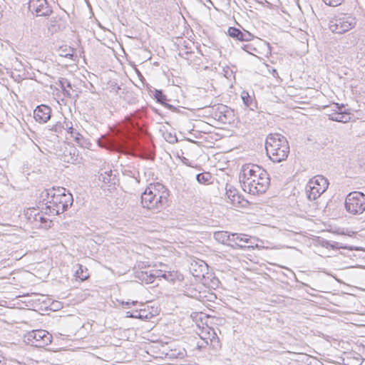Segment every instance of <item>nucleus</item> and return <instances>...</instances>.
<instances>
[{"instance_id": "nucleus-1", "label": "nucleus", "mask_w": 365, "mask_h": 365, "mask_svg": "<svg viewBox=\"0 0 365 365\" xmlns=\"http://www.w3.org/2000/svg\"><path fill=\"white\" fill-rule=\"evenodd\" d=\"M240 182L245 192L257 195L267 191L270 179L267 171L262 168L255 164H246L242 167Z\"/></svg>"}, {"instance_id": "nucleus-2", "label": "nucleus", "mask_w": 365, "mask_h": 365, "mask_svg": "<svg viewBox=\"0 0 365 365\" xmlns=\"http://www.w3.org/2000/svg\"><path fill=\"white\" fill-rule=\"evenodd\" d=\"M169 190L163 184L156 182L150 184L141 195L143 207L158 212L165 207Z\"/></svg>"}, {"instance_id": "nucleus-3", "label": "nucleus", "mask_w": 365, "mask_h": 365, "mask_svg": "<svg viewBox=\"0 0 365 365\" xmlns=\"http://www.w3.org/2000/svg\"><path fill=\"white\" fill-rule=\"evenodd\" d=\"M265 149L270 160L274 163L286 160L289 153L287 138L279 133H272L267 137Z\"/></svg>"}, {"instance_id": "nucleus-4", "label": "nucleus", "mask_w": 365, "mask_h": 365, "mask_svg": "<svg viewBox=\"0 0 365 365\" xmlns=\"http://www.w3.org/2000/svg\"><path fill=\"white\" fill-rule=\"evenodd\" d=\"M52 196L48 202H46L45 213L57 215L63 213L73 205V198L71 193L64 187L54 188L51 190Z\"/></svg>"}, {"instance_id": "nucleus-5", "label": "nucleus", "mask_w": 365, "mask_h": 365, "mask_svg": "<svg viewBox=\"0 0 365 365\" xmlns=\"http://www.w3.org/2000/svg\"><path fill=\"white\" fill-rule=\"evenodd\" d=\"M356 24V18L349 14H339L329 21V28L335 34H341L350 31Z\"/></svg>"}, {"instance_id": "nucleus-6", "label": "nucleus", "mask_w": 365, "mask_h": 365, "mask_svg": "<svg viewBox=\"0 0 365 365\" xmlns=\"http://www.w3.org/2000/svg\"><path fill=\"white\" fill-rule=\"evenodd\" d=\"M346 211L353 215H359L365 211V194L354 191L349 192L344 202Z\"/></svg>"}, {"instance_id": "nucleus-7", "label": "nucleus", "mask_w": 365, "mask_h": 365, "mask_svg": "<svg viewBox=\"0 0 365 365\" xmlns=\"http://www.w3.org/2000/svg\"><path fill=\"white\" fill-rule=\"evenodd\" d=\"M329 182L322 175H317L311 179L306 185L305 192L309 200H314L328 188Z\"/></svg>"}, {"instance_id": "nucleus-8", "label": "nucleus", "mask_w": 365, "mask_h": 365, "mask_svg": "<svg viewBox=\"0 0 365 365\" xmlns=\"http://www.w3.org/2000/svg\"><path fill=\"white\" fill-rule=\"evenodd\" d=\"M28 343L36 347H44L51 343V335L43 329L33 330L26 335Z\"/></svg>"}, {"instance_id": "nucleus-9", "label": "nucleus", "mask_w": 365, "mask_h": 365, "mask_svg": "<svg viewBox=\"0 0 365 365\" xmlns=\"http://www.w3.org/2000/svg\"><path fill=\"white\" fill-rule=\"evenodd\" d=\"M29 10L37 16H48L53 10L46 0H29Z\"/></svg>"}, {"instance_id": "nucleus-10", "label": "nucleus", "mask_w": 365, "mask_h": 365, "mask_svg": "<svg viewBox=\"0 0 365 365\" xmlns=\"http://www.w3.org/2000/svg\"><path fill=\"white\" fill-rule=\"evenodd\" d=\"M334 106L337 108V110H333L334 112L329 115L330 120L344 123L351 120L353 115V114L351 113V110H352L351 109L342 110V108H344V104H341L339 106L338 103H335Z\"/></svg>"}, {"instance_id": "nucleus-11", "label": "nucleus", "mask_w": 365, "mask_h": 365, "mask_svg": "<svg viewBox=\"0 0 365 365\" xmlns=\"http://www.w3.org/2000/svg\"><path fill=\"white\" fill-rule=\"evenodd\" d=\"M230 247L236 249H243L245 247H253L252 238L242 233H232Z\"/></svg>"}, {"instance_id": "nucleus-12", "label": "nucleus", "mask_w": 365, "mask_h": 365, "mask_svg": "<svg viewBox=\"0 0 365 365\" xmlns=\"http://www.w3.org/2000/svg\"><path fill=\"white\" fill-rule=\"evenodd\" d=\"M51 112L50 107L46 105H40L34 110V117L37 122L44 123L51 118Z\"/></svg>"}, {"instance_id": "nucleus-13", "label": "nucleus", "mask_w": 365, "mask_h": 365, "mask_svg": "<svg viewBox=\"0 0 365 365\" xmlns=\"http://www.w3.org/2000/svg\"><path fill=\"white\" fill-rule=\"evenodd\" d=\"M226 195L233 206L243 207L247 202L237 193V190L231 185L226 186Z\"/></svg>"}, {"instance_id": "nucleus-14", "label": "nucleus", "mask_w": 365, "mask_h": 365, "mask_svg": "<svg viewBox=\"0 0 365 365\" xmlns=\"http://www.w3.org/2000/svg\"><path fill=\"white\" fill-rule=\"evenodd\" d=\"M232 233L227 231H217L214 233V238L216 241L223 245L230 246Z\"/></svg>"}, {"instance_id": "nucleus-15", "label": "nucleus", "mask_w": 365, "mask_h": 365, "mask_svg": "<svg viewBox=\"0 0 365 365\" xmlns=\"http://www.w3.org/2000/svg\"><path fill=\"white\" fill-rule=\"evenodd\" d=\"M135 277L136 279L141 281L142 282H145V284H151L154 282L151 270L149 272L143 270L136 271L135 272Z\"/></svg>"}, {"instance_id": "nucleus-16", "label": "nucleus", "mask_w": 365, "mask_h": 365, "mask_svg": "<svg viewBox=\"0 0 365 365\" xmlns=\"http://www.w3.org/2000/svg\"><path fill=\"white\" fill-rule=\"evenodd\" d=\"M99 180L103 182L106 184H115V175L113 174V171L111 170L104 171L103 173H101L99 175Z\"/></svg>"}, {"instance_id": "nucleus-17", "label": "nucleus", "mask_w": 365, "mask_h": 365, "mask_svg": "<svg viewBox=\"0 0 365 365\" xmlns=\"http://www.w3.org/2000/svg\"><path fill=\"white\" fill-rule=\"evenodd\" d=\"M186 355V351L184 349H170L165 354V357L168 359H182Z\"/></svg>"}, {"instance_id": "nucleus-18", "label": "nucleus", "mask_w": 365, "mask_h": 365, "mask_svg": "<svg viewBox=\"0 0 365 365\" xmlns=\"http://www.w3.org/2000/svg\"><path fill=\"white\" fill-rule=\"evenodd\" d=\"M241 98L244 104L250 108V110H254L256 108V103L253 101V98L249 95V93L246 91H242L241 94Z\"/></svg>"}, {"instance_id": "nucleus-19", "label": "nucleus", "mask_w": 365, "mask_h": 365, "mask_svg": "<svg viewBox=\"0 0 365 365\" xmlns=\"http://www.w3.org/2000/svg\"><path fill=\"white\" fill-rule=\"evenodd\" d=\"M39 214H40V212H38V210L37 209L32 207V208H29L27 210V211L25 213V215H26V218L28 219V220L31 223L36 224V220H37Z\"/></svg>"}, {"instance_id": "nucleus-20", "label": "nucleus", "mask_w": 365, "mask_h": 365, "mask_svg": "<svg viewBox=\"0 0 365 365\" xmlns=\"http://www.w3.org/2000/svg\"><path fill=\"white\" fill-rule=\"evenodd\" d=\"M78 268L76 271L75 276L81 281L86 280L89 277L88 269L79 264H78Z\"/></svg>"}, {"instance_id": "nucleus-21", "label": "nucleus", "mask_w": 365, "mask_h": 365, "mask_svg": "<svg viewBox=\"0 0 365 365\" xmlns=\"http://www.w3.org/2000/svg\"><path fill=\"white\" fill-rule=\"evenodd\" d=\"M212 175L208 172H204L196 175L197 181L200 184L207 185L211 183Z\"/></svg>"}, {"instance_id": "nucleus-22", "label": "nucleus", "mask_w": 365, "mask_h": 365, "mask_svg": "<svg viewBox=\"0 0 365 365\" xmlns=\"http://www.w3.org/2000/svg\"><path fill=\"white\" fill-rule=\"evenodd\" d=\"M228 34L230 37L241 41L242 31L235 27H230L228 29Z\"/></svg>"}, {"instance_id": "nucleus-23", "label": "nucleus", "mask_w": 365, "mask_h": 365, "mask_svg": "<svg viewBox=\"0 0 365 365\" xmlns=\"http://www.w3.org/2000/svg\"><path fill=\"white\" fill-rule=\"evenodd\" d=\"M51 222H52V221L51 220L44 217L43 213L40 212V214L36 220V225L38 223H40V225H43L44 227H50Z\"/></svg>"}, {"instance_id": "nucleus-24", "label": "nucleus", "mask_w": 365, "mask_h": 365, "mask_svg": "<svg viewBox=\"0 0 365 365\" xmlns=\"http://www.w3.org/2000/svg\"><path fill=\"white\" fill-rule=\"evenodd\" d=\"M68 133L71 134V137L78 143H79L83 138V136L78 132H77V130L74 129L72 125L69 127V130Z\"/></svg>"}, {"instance_id": "nucleus-25", "label": "nucleus", "mask_w": 365, "mask_h": 365, "mask_svg": "<svg viewBox=\"0 0 365 365\" xmlns=\"http://www.w3.org/2000/svg\"><path fill=\"white\" fill-rule=\"evenodd\" d=\"M155 98L156 101L163 105L165 101H167V97L165 95L163 94L162 91L160 90H156L155 92Z\"/></svg>"}, {"instance_id": "nucleus-26", "label": "nucleus", "mask_w": 365, "mask_h": 365, "mask_svg": "<svg viewBox=\"0 0 365 365\" xmlns=\"http://www.w3.org/2000/svg\"><path fill=\"white\" fill-rule=\"evenodd\" d=\"M53 190V187L51 189H46V190H44L41 193V199H42V200L45 201L46 200V202H48V200H50V199H51V196H52V194H51V190ZM52 193H53L52 192Z\"/></svg>"}, {"instance_id": "nucleus-27", "label": "nucleus", "mask_w": 365, "mask_h": 365, "mask_svg": "<svg viewBox=\"0 0 365 365\" xmlns=\"http://www.w3.org/2000/svg\"><path fill=\"white\" fill-rule=\"evenodd\" d=\"M63 125L61 123L58 122L55 125L48 126V130L53 131L56 133H61L63 131Z\"/></svg>"}, {"instance_id": "nucleus-28", "label": "nucleus", "mask_w": 365, "mask_h": 365, "mask_svg": "<svg viewBox=\"0 0 365 365\" xmlns=\"http://www.w3.org/2000/svg\"><path fill=\"white\" fill-rule=\"evenodd\" d=\"M163 279L168 282H173L177 278V273L173 272H165V274H163Z\"/></svg>"}, {"instance_id": "nucleus-29", "label": "nucleus", "mask_w": 365, "mask_h": 365, "mask_svg": "<svg viewBox=\"0 0 365 365\" xmlns=\"http://www.w3.org/2000/svg\"><path fill=\"white\" fill-rule=\"evenodd\" d=\"M130 312H126V317L130 318H138V319H144L148 318V316L145 314V311L140 310L138 315H134L133 314H128Z\"/></svg>"}, {"instance_id": "nucleus-30", "label": "nucleus", "mask_w": 365, "mask_h": 365, "mask_svg": "<svg viewBox=\"0 0 365 365\" xmlns=\"http://www.w3.org/2000/svg\"><path fill=\"white\" fill-rule=\"evenodd\" d=\"M344 0H323V1L329 6H338L341 5Z\"/></svg>"}, {"instance_id": "nucleus-31", "label": "nucleus", "mask_w": 365, "mask_h": 365, "mask_svg": "<svg viewBox=\"0 0 365 365\" xmlns=\"http://www.w3.org/2000/svg\"><path fill=\"white\" fill-rule=\"evenodd\" d=\"M242 48L248 53L255 56L254 52L256 51L257 49L252 44H245L242 46Z\"/></svg>"}, {"instance_id": "nucleus-32", "label": "nucleus", "mask_w": 365, "mask_h": 365, "mask_svg": "<svg viewBox=\"0 0 365 365\" xmlns=\"http://www.w3.org/2000/svg\"><path fill=\"white\" fill-rule=\"evenodd\" d=\"M152 275L153 276V281L156 278H163L165 274V271L158 270V269H152L151 270Z\"/></svg>"}, {"instance_id": "nucleus-33", "label": "nucleus", "mask_w": 365, "mask_h": 365, "mask_svg": "<svg viewBox=\"0 0 365 365\" xmlns=\"http://www.w3.org/2000/svg\"><path fill=\"white\" fill-rule=\"evenodd\" d=\"M253 38V35L247 31H242L241 41H249Z\"/></svg>"}, {"instance_id": "nucleus-34", "label": "nucleus", "mask_w": 365, "mask_h": 365, "mask_svg": "<svg viewBox=\"0 0 365 365\" xmlns=\"http://www.w3.org/2000/svg\"><path fill=\"white\" fill-rule=\"evenodd\" d=\"M60 86L63 91H66V88H71V83L66 78H62L60 81Z\"/></svg>"}, {"instance_id": "nucleus-35", "label": "nucleus", "mask_w": 365, "mask_h": 365, "mask_svg": "<svg viewBox=\"0 0 365 365\" xmlns=\"http://www.w3.org/2000/svg\"><path fill=\"white\" fill-rule=\"evenodd\" d=\"M123 173L125 175L135 178L137 180V182H139V180L137 179V177L135 176V172H133L130 170H125Z\"/></svg>"}, {"instance_id": "nucleus-36", "label": "nucleus", "mask_w": 365, "mask_h": 365, "mask_svg": "<svg viewBox=\"0 0 365 365\" xmlns=\"http://www.w3.org/2000/svg\"><path fill=\"white\" fill-rule=\"evenodd\" d=\"M62 125H63V130H67V132H68V130H69V127H71V125H72L71 123L66 122V120L63 121Z\"/></svg>"}, {"instance_id": "nucleus-37", "label": "nucleus", "mask_w": 365, "mask_h": 365, "mask_svg": "<svg viewBox=\"0 0 365 365\" xmlns=\"http://www.w3.org/2000/svg\"><path fill=\"white\" fill-rule=\"evenodd\" d=\"M167 140L169 142V143H175V142H177L178 139L175 136H173L172 135L170 134L169 135V138L167 139Z\"/></svg>"}, {"instance_id": "nucleus-38", "label": "nucleus", "mask_w": 365, "mask_h": 365, "mask_svg": "<svg viewBox=\"0 0 365 365\" xmlns=\"http://www.w3.org/2000/svg\"><path fill=\"white\" fill-rule=\"evenodd\" d=\"M163 106L173 111H175L177 109L175 106H173L170 104H168L166 102L163 104Z\"/></svg>"}, {"instance_id": "nucleus-39", "label": "nucleus", "mask_w": 365, "mask_h": 365, "mask_svg": "<svg viewBox=\"0 0 365 365\" xmlns=\"http://www.w3.org/2000/svg\"><path fill=\"white\" fill-rule=\"evenodd\" d=\"M216 334L212 331V338H210V341L212 342L213 339H217Z\"/></svg>"}, {"instance_id": "nucleus-40", "label": "nucleus", "mask_w": 365, "mask_h": 365, "mask_svg": "<svg viewBox=\"0 0 365 365\" xmlns=\"http://www.w3.org/2000/svg\"><path fill=\"white\" fill-rule=\"evenodd\" d=\"M138 303L137 301H133L132 302H126L125 303V302H123L122 304H125V305H129L130 304H132L133 305H135L136 304Z\"/></svg>"}, {"instance_id": "nucleus-41", "label": "nucleus", "mask_w": 365, "mask_h": 365, "mask_svg": "<svg viewBox=\"0 0 365 365\" xmlns=\"http://www.w3.org/2000/svg\"><path fill=\"white\" fill-rule=\"evenodd\" d=\"M98 144L100 146H106V143H104V140H99Z\"/></svg>"}, {"instance_id": "nucleus-42", "label": "nucleus", "mask_w": 365, "mask_h": 365, "mask_svg": "<svg viewBox=\"0 0 365 365\" xmlns=\"http://www.w3.org/2000/svg\"><path fill=\"white\" fill-rule=\"evenodd\" d=\"M272 74L274 77L278 76V73L275 69H272Z\"/></svg>"}, {"instance_id": "nucleus-43", "label": "nucleus", "mask_w": 365, "mask_h": 365, "mask_svg": "<svg viewBox=\"0 0 365 365\" xmlns=\"http://www.w3.org/2000/svg\"><path fill=\"white\" fill-rule=\"evenodd\" d=\"M138 313H139V312H138V311H135V312H130V313H129L128 314H133L134 315H138Z\"/></svg>"}, {"instance_id": "nucleus-44", "label": "nucleus", "mask_w": 365, "mask_h": 365, "mask_svg": "<svg viewBox=\"0 0 365 365\" xmlns=\"http://www.w3.org/2000/svg\"><path fill=\"white\" fill-rule=\"evenodd\" d=\"M2 174V168L0 167V175Z\"/></svg>"}, {"instance_id": "nucleus-45", "label": "nucleus", "mask_w": 365, "mask_h": 365, "mask_svg": "<svg viewBox=\"0 0 365 365\" xmlns=\"http://www.w3.org/2000/svg\"><path fill=\"white\" fill-rule=\"evenodd\" d=\"M221 108H222L223 110L226 109V107H225V106H222Z\"/></svg>"}, {"instance_id": "nucleus-46", "label": "nucleus", "mask_w": 365, "mask_h": 365, "mask_svg": "<svg viewBox=\"0 0 365 365\" xmlns=\"http://www.w3.org/2000/svg\"><path fill=\"white\" fill-rule=\"evenodd\" d=\"M205 342L207 344H208V341H207V340H205Z\"/></svg>"}]
</instances>
